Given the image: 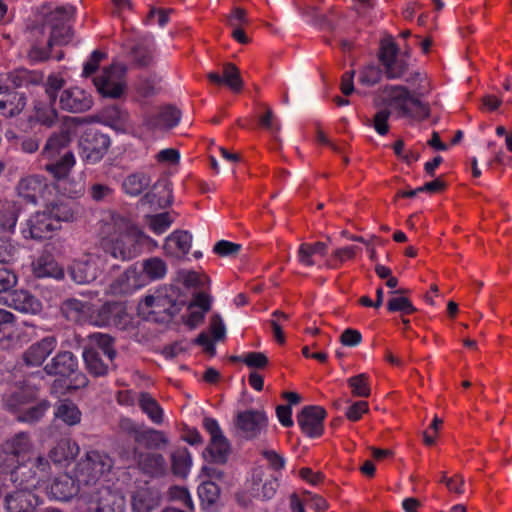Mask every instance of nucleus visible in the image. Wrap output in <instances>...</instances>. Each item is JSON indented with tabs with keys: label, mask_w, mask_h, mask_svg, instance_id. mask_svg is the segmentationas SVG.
Wrapping results in <instances>:
<instances>
[{
	"label": "nucleus",
	"mask_w": 512,
	"mask_h": 512,
	"mask_svg": "<svg viewBox=\"0 0 512 512\" xmlns=\"http://www.w3.org/2000/svg\"><path fill=\"white\" fill-rule=\"evenodd\" d=\"M113 467L109 455L97 450L88 451L77 463L75 477L84 486L77 499L78 512H124V499L105 485Z\"/></svg>",
	"instance_id": "obj_1"
},
{
	"label": "nucleus",
	"mask_w": 512,
	"mask_h": 512,
	"mask_svg": "<svg viewBox=\"0 0 512 512\" xmlns=\"http://www.w3.org/2000/svg\"><path fill=\"white\" fill-rule=\"evenodd\" d=\"M102 234L104 252L123 261L136 257L145 242H154L130 218L116 212L110 213L108 219L104 220Z\"/></svg>",
	"instance_id": "obj_2"
},
{
	"label": "nucleus",
	"mask_w": 512,
	"mask_h": 512,
	"mask_svg": "<svg viewBox=\"0 0 512 512\" xmlns=\"http://www.w3.org/2000/svg\"><path fill=\"white\" fill-rule=\"evenodd\" d=\"M38 472L26 477L19 476L17 482H13L16 491L9 493L5 498L6 508L10 512H31L39 505V498L32 492V489L42 488L44 478H46L51 469L50 462L44 456H38L33 462Z\"/></svg>",
	"instance_id": "obj_3"
},
{
	"label": "nucleus",
	"mask_w": 512,
	"mask_h": 512,
	"mask_svg": "<svg viewBox=\"0 0 512 512\" xmlns=\"http://www.w3.org/2000/svg\"><path fill=\"white\" fill-rule=\"evenodd\" d=\"M33 449L32 441L27 433L21 432L5 441L0 453V468L5 473H10L11 481L17 482L19 476L26 477L38 472L33 466L30 454Z\"/></svg>",
	"instance_id": "obj_4"
},
{
	"label": "nucleus",
	"mask_w": 512,
	"mask_h": 512,
	"mask_svg": "<svg viewBox=\"0 0 512 512\" xmlns=\"http://www.w3.org/2000/svg\"><path fill=\"white\" fill-rule=\"evenodd\" d=\"M70 39V27L62 20H51L33 27L29 32L30 49L28 58L37 63L46 61L54 45H62Z\"/></svg>",
	"instance_id": "obj_5"
},
{
	"label": "nucleus",
	"mask_w": 512,
	"mask_h": 512,
	"mask_svg": "<svg viewBox=\"0 0 512 512\" xmlns=\"http://www.w3.org/2000/svg\"><path fill=\"white\" fill-rule=\"evenodd\" d=\"M167 273L166 263L158 258L151 257L144 260L140 267H130L124 275L110 287L112 294H125L145 286L148 282L162 279Z\"/></svg>",
	"instance_id": "obj_6"
},
{
	"label": "nucleus",
	"mask_w": 512,
	"mask_h": 512,
	"mask_svg": "<svg viewBox=\"0 0 512 512\" xmlns=\"http://www.w3.org/2000/svg\"><path fill=\"white\" fill-rule=\"evenodd\" d=\"M383 98L386 104L397 112L399 117L422 121L429 116L428 104L412 95L404 86H386L383 90Z\"/></svg>",
	"instance_id": "obj_7"
},
{
	"label": "nucleus",
	"mask_w": 512,
	"mask_h": 512,
	"mask_svg": "<svg viewBox=\"0 0 512 512\" xmlns=\"http://www.w3.org/2000/svg\"><path fill=\"white\" fill-rule=\"evenodd\" d=\"M36 397V390L31 387H22L5 399L7 409L17 414V419L22 422H36L41 419L49 408L45 400L30 406Z\"/></svg>",
	"instance_id": "obj_8"
},
{
	"label": "nucleus",
	"mask_w": 512,
	"mask_h": 512,
	"mask_svg": "<svg viewBox=\"0 0 512 512\" xmlns=\"http://www.w3.org/2000/svg\"><path fill=\"white\" fill-rule=\"evenodd\" d=\"M72 307L79 311L83 317L95 326H120L125 316L123 306L120 303H105L99 309L92 310L89 303L73 301Z\"/></svg>",
	"instance_id": "obj_9"
},
{
	"label": "nucleus",
	"mask_w": 512,
	"mask_h": 512,
	"mask_svg": "<svg viewBox=\"0 0 512 512\" xmlns=\"http://www.w3.org/2000/svg\"><path fill=\"white\" fill-rule=\"evenodd\" d=\"M203 427L210 436L209 444L203 453L204 458L213 463H225L230 452V444L217 420L205 417Z\"/></svg>",
	"instance_id": "obj_10"
},
{
	"label": "nucleus",
	"mask_w": 512,
	"mask_h": 512,
	"mask_svg": "<svg viewBox=\"0 0 512 512\" xmlns=\"http://www.w3.org/2000/svg\"><path fill=\"white\" fill-rule=\"evenodd\" d=\"M126 68L122 64H112L103 69L101 75L94 79V84L105 97L118 98L126 88Z\"/></svg>",
	"instance_id": "obj_11"
},
{
	"label": "nucleus",
	"mask_w": 512,
	"mask_h": 512,
	"mask_svg": "<svg viewBox=\"0 0 512 512\" xmlns=\"http://www.w3.org/2000/svg\"><path fill=\"white\" fill-rule=\"evenodd\" d=\"M105 257L99 253H88L74 261L70 268L73 281L86 284L94 281L105 267Z\"/></svg>",
	"instance_id": "obj_12"
},
{
	"label": "nucleus",
	"mask_w": 512,
	"mask_h": 512,
	"mask_svg": "<svg viewBox=\"0 0 512 512\" xmlns=\"http://www.w3.org/2000/svg\"><path fill=\"white\" fill-rule=\"evenodd\" d=\"M79 145L82 160L89 164H95L106 154L110 146V139L102 133L89 131L81 137Z\"/></svg>",
	"instance_id": "obj_13"
},
{
	"label": "nucleus",
	"mask_w": 512,
	"mask_h": 512,
	"mask_svg": "<svg viewBox=\"0 0 512 512\" xmlns=\"http://www.w3.org/2000/svg\"><path fill=\"white\" fill-rule=\"evenodd\" d=\"M47 496L50 499L66 502L74 496H81L84 486L68 474H61L53 479L50 484L43 483Z\"/></svg>",
	"instance_id": "obj_14"
},
{
	"label": "nucleus",
	"mask_w": 512,
	"mask_h": 512,
	"mask_svg": "<svg viewBox=\"0 0 512 512\" xmlns=\"http://www.w3.org/2000/svg\"><path fill=\"white\" fill-rule=\"evenodd\" d=\"M61 228V225L56 224L52 216L44 209L41 212H36L26 222L22 228V235L26 239L41 240L50 238L54 231Z\"/></svg>",
	"instance_id": "obj_15"
},
{
	"label": "nucleus",
	"mask_w": 512,
	"mask_h": 512,
	"mask_svg": "<svg viewBox=\"0 0 512 512\" xmlns=\"http://www.w3.org/2000/svg\"><path fill=\"white\" fill-rule=\"evenodd\" d=\"M326 412L320 406H307L297 416L302 432L311 438L320 437L324 431L323 421Z\"/></svg>",
	"instance_id": "obj_16"
},
{
	"label": "nucleus",
	"mask_w": 512,
	"mask_h": 512,
	"mask_svg": "<svg viewBox=\"0 0 512 512\" xmlns=\"http://www.w3.org/2000/svg\"><path fill=\"white\" fill-rule=\"evenodd\" d=\"M18 195L29 203L36 204L51 194V187L41 176H27L22 178L17 186Z\"/></svg>",
	"instance_id": "obj_17"
},
{
	"label": "nucleus",
	"mask_w": 512,
	"mask_h": 512,
	"mask_svg": "<svg viewBox=\"0 0 512 512\" xmlns=\"http://www.w3.org/2000/svg\"><path fill=\"white\" fill-rule=\"evenodd\" d=\"M0 303L21 313L37 314L42 310L41 301L27 290H15L6 296H0Z\"/></svg>",
	"instance_id": "obj_18"
},
{
	"label": "nucleus",
	"mask_w": 512,
	"mask_h": 512,
	"mask_svg": "<svg viewBox=\"0 0 512 512\" xmlns=\"http://www.w3.org/2000/svg\"><path fill=\"white\" fill-rule=\"evenodd\" d=\"M92 104L91 95L77 86L64 89L59 96L60 108L73 113L87 111Z\"/></svg>",
	"instance_id": "obj_19"
},
{
	"label": "nucleus",
	"mask_w": 512,
	"mask_h": 512,
	"mask_svg": "<svg viewBox=\"0 0 512 512\" xmlns=\"http://www.w3.org/2000/svg\"><path fill=\"white\" fill-rule=\"evenodd\" d=\"M397 47L392 38H385L381 41L380 60L386 69L389 78H399L406 69V62L397 57Z\"/></svg>",
	"instance_id": "obj_20"
},
{
	"label": "nucleus",
	"mask_w": 512,
	"mask_h": 512,
	"mask_svg": "<svg viewBox=\"0 0 512 512\" xmlns=\"http://www.w3.org/2000/svg\"><path fill=\"white\" fill-rule=\"evenodd\" d=\"M327 255L324 242L302 243L297 251V260L304 267H322L321 260Z\"/></svg>",
	"instance_id": "obj_21"
},
{
	"label": "nucleus",
	"mask_w": 512,
	"mask_h": 512,
	"mask_svg": "<svg viewBox=\"0 0 512 512\" xmlns=\"http://www.w3.org/2000/svg\"><path fill=\"white\" fill-rule=\"evenodd\" d=\"M267 418L263 412L248 410L238 414L236 425L245 437L252 438L258 435L266 426Z\"/></svg>",
	"instance_id": "obj_22"
},
{
	"label": "nucleus",
	"mask_w": 512,
	"mask_h": 512,
	"mask_svg": "<svg viewBox=\"0 0 512 512\" xmlns=\"http://www.w3.org/2000/svg\"><path fill=\"white\" fill-rule=\"evenodd\" d=\"M57 339L47 336L32 344L24 353V361L31 366H40L45 359L55 350Z\"/></svg>",
	"instance_id": "obj_23"
},
{
	"label": "nucleus",
	"mask_w": 512,
	"mask_h": 512,
	"mask_svg": "<svg viewBox=\"0 0 512 512\" xmlns=\"http://www.w3.org/2000/svg\"><path fill=\"white\" fill-rule=\"evenodd\" d=\"M181 113L172 106L161 108L156 115L145 116L143 124L148 130L170 129L178 125Z\"/></svg>",
	"instance_id": "obj_24"
},
{
	"label": "nucleus",
	"mask_w": 512,
	"mask_h": 512,
	"mask_svg": "<svg viewBox=\"0 0 512 512\" xmlns=\"http://www.w3.org/2000/svg\"><path fill=\"white\" fill-rule=\"evenodd\" d=\"M210 307L211 299L209 295L203 292L197 293L187 308L185 324L191 329L197 327L204 320Z\"/></svg>",
	"instance_id": "obj_25"
},
{
	"label": "nucleus",
	"mask_w": 512,
	"mask_h": 512,
	"mask_svg": "<svg viewBox=\"0 0 512 512\" xmlns=\"http://www.w3.org/2000/svg\"><path fill=\"white\" fill-rule=\"evenodd\" d=\"M79 451L76 441L62 438L49 451V458L55 465L68 466L77 457Z\"/></svg>",
	"instance_id": "obj_26"
},
{
	"label": "nucleus",
	"mask_w": 512,
	"mask_h": 512,
	"mask_svg": "<svg viewBox=\"0 0 512 512\" xmlns=\"http://www.w3.org/2000/svg\"><path fill=\"white\" fill-rule=\"evenodd\" d=\"M32 271L37 278L63 279L64 269L58 264L52 254L43 253L32 262Z\"/></svg>",
	"instance_id": "obj_27"
},
{
	"label": "nucleus",
	"mask_w": 512,
	"mask_h": 512,
	"mask_svg": "<svg viewBox=\"0 0 512 512\" xmlns=\"http://www.w3.org/2000/svg\"><path fill=\"white\" fill-rule=\"evenodd\" d=\"M78 362L73 353L69 351L59 352L44 370L49 375L71 377L77 370Z\"/></svg>",
	"instance_id": "obj_28"
},
{
	"label": "nucleus",
	"mask_w": 512,
	"mask_h": 512,
	"mask_svg": "<svg viewBox=\"0 0 512 512\" xmlns=\"http://www.w3.org/2000/svg\"><path fill=\"white\" fill-rule=\"evenodd\" d=\"M131 459L138 463L139 467L150 476L157 477L166 473V462L162 455L157 453H141L133 451Z\"/></svg>",
	"instance_id": "obj_29"
},
{
	"label": "nucleus",
	"mask_w": 512,
	"mask_h": 512,
	"mask_svg": "<svg viewBox=\"0 0 512 512\" xmlns=\"http://www.w3.org/2000/svg\"><path fill=\"white\" fill-rule=\"evenodd\" d=\"M207 77L211 83L216 85L225 84L233 92H240L243 87L239 69L232 63H226L223 66L222 75L217 72H210Z\"/></svg>",
	"instance_id": "obj_30"
},
{
	"label": "nucleus",
	"mask_w": 512,
	"mask_h": 512,
	"mask_svg": "<svg viewBox=\"0 0 512 512\" xmlns=\"http://www.w3.org/2000/svg\"><path fill=\"white\" fill-rule=\"evenodd\" d=\"M203 472L210 478V480L203 482L198 488L199 498L202 503L213 505L217 502L220 496V489L218 485L213 481L214 479H220L222 473L214 467L205 466Z\"/></svg>",
	"instance_id": "obj_31"
},
{
	"label": "nucleus",
	"mask_w": 512,
	"mask_h": 512,
	"mask_svg": "<svg viewBox=\"0 0 512 512\" xmlns=\"http://www.w3.org/2000/svg\"><path fill=\"white\" fill-rule=\"evenodd\" d=\"M192 235L187 231H175L171 233L164 243V251L170 256L185 255L190 251Z\"/></svg>",
	"instance_id": "obj_32"
},
{
	"label": "nucleus",
	"mask_w": 512,
	"mask_h": 512,
	"mask_svg": "<svg viewBox=\"0 0 512 512\" xmlns=\"http://www.w3.org/2000/svg\"><path fill=\"white\" fill-rule=\"evenodd\" d=\"M70 137L67 133L62 132L59 134H53L50 136L41 152V156L44 160L56 159L59 156H63L65 152H72L69 149Z\"/></svg>",
	"instance_id": "obj_33"
},
{
	"label": "nucleus",
	"mask_w": 512,
	"mask_h": 512,
	"mask_svg": "<svg viewBox=\"0 0 512 512\" xmlns=\"http://www.w3.org/2000/svg\"><path fill=\"white\" fill-rule=\"evenodd\" d=\"M160 496L155 490L148 487L139 488L132 497L134 512H151L159 505Z\"/></svg>",
	"instance_id": "obj_34"
},
{
	"label": "nucleus",
	"mask_w": 512,
	"mask_h": 512,
	"mask_svg": "<svg viewBox=\"0 0 512 512\" xmlns=\"http://www.w3.org/2000/svg\"><path fill=\"white\" fill-rule=\"evenodd\" d=\"M76 164L73 152H65L56 159L46 160L45 170L54 178L61 180L66 178Z\"/></svg>",
	"instance_id": "obj_35"
},
{
	"label": "nucleus",
	"mask_w": 512,
	"mask_h": 512,
	"mask_svg": "<svg viewBox=\"0 0 512 512\" xmlns=\"http://www.w3.org/2000/svg\"><path fill=\"white\" fill-rule=\"evenodd\" d=\"M54 415L67 426H75L81 422L82 413L78 406L70 400H61L55 407Z\"/></svg>",
	"instance_id": "obj_36"
},
{
	"label": "nucleus",
	"mask_w": 512,
	"mask_h": 512,
	"mask_svg": "<svg viewBox=\"0 0 512 512\" xmlns=\"http://www.w3.org/2000/svg\"><path fill=\"white\" fill-rule=\"evenodd\" d=\"M278 484L275 479L262 483L261 471H255L252 476L249 495L252 498L271 499L276 493Z\"/></svg>",
	"instance_id": "obj_37"
},
{
	"label": "nucleus",
	"mask_w": 512,
	"mask_h": 512,
	"mask_svg": "<svg viewBox=\"0 0 512 512\" xmlns=\"http://www.w3.org/2000/svg\"><path fill=\"white\" fill-rule=\"evenodd\" d=\"M138 405L142 412L155 424L160 425L163 423L164 411L159 403L149 393L142 392L138 396Z\"/></svg>",
	"instance_id": "obj_38"
},
{
	"label": "nucleus",
	"mask_w": 512,
	"mask_h": 512,
	"mask_svg": "<svg viewBox=\"0 0 512 512\" xmlns=\"http://www.w3.org/2000/svg\"><path fill=\"white\" fill-rule=\"evenodd\" d=\"M85 349H96L103 355L107 361L112 362L116 351L114 349L113 339L103 333H93L89 337V344Z\"/></svg>",
	"instance_id": "obj_39"
},
{
	"label": "nucleus",
	"mask_w": 512,
	"mask_h": 512,
	"mask_svg": "<svg viewBox=\"0 0 512 512\" xmlns=\"http://www.w3.org/2000/svg\"><path fill=\"white\" fill-rule=\"evenodd\" d=\"M26 106V97L23 93L14 92L0 100V112L6 118L20 114Z\"/></svg>",
	"instance_id": "obj_40"
},
{
	"label": "nucleus",
	"mask_w": 512,
	"mask_h": 512,
	"mask_svg": "<svg viewBox=\"0 0 512 512\" xmlns=\"http://www.w3.org/2000/svg\"><path fill=\"white\" fill-rule=\"evenodd\" d=\"M359 250V247L354 245L337 248L325 260L323 265L329 269H338L344 263L353 260Z\"/></svg>",
	"instance_id": "obj_41"
},
{
	"label": "nucleus",
	"mask_w": 512,
	"mask_h": 512,
	"mask_svg": "<svg viewBox=\"0 0 512 512\" xmlns=\"http://www.w3.org/2000/svg\"><path fill=\"white\" fill-rule=\"evenodd\" d=\"M18 211V207L13 201H0V231H14L18 220Z\"/></svg>",
	"instance_id": "obj_42"
},
{
	"label": "nucleus",
	"mask_w": 512,
	"mask_h": 512,
	"mask_svg": "<svg viewBox=\"0 0 512 512\" xmlns=\"http://www.w3.org/2000/svg\"><path fill=\"white\" fill-rule=\"evenodd\" d=\"M45 210L58 225H61L62 222H71L75 218L74 208L67 202L57 201L50 203L45 207Z\"/></svg>",
	"instance_id": "obj_43"
},
{
	"label": "nucleus",
	"mask_w": 512,
	"mask_h": 512,
	"mask_svg": "<svg viewBox=\"0 0 512 512\" xmlns=\"http://www.w3.org/2000/svg\"><path fill=\"white\" fill-rule=\"evenodd\" d=\"M7 79L14 87H28L31 84L40 83L42 76L36 71L20 68L10 72Z\"/></svg>",
	"instance_id": "obj_44"
},
{
	"label": "nucleus",
	"mask_w": 512,
	"mask_h": 512,
	"mask_svg": "<svg viewBox=\"0 0 512 512\" xmlns=\"http://www.w3.org/2000/svg\"><path fill=\"white\" fill-rule=\"evenodd\" d=\"M149 229L156 235L166 232L175 221V213L163 212L145 217Z\"/></svg>",
	"instance_id": "obj_45"
},
{
	"label": "nucleus",
	"mask_w": 512,
	"mask_h": 512,
	"mask_svg": "<svg viewBox=\"0 0 512 512\" xmlns=\"http://www.w3.org/2000/svg\"><path fill=\"white\" fill-rule=\"evenodd\" d=\"M96 349H84L83 359L88 371L95 376H103L108 371V364Z\"/></svg>",
	"instance_id": "obj_46"
},
{
	"label": "nucleus",
	"mask_w": 512,
	"mask_h": 512,
	"mask_svg": "<svg viewBox=\"0 0 512 512\" xmlns=\"http://www.w3.org/2000/svg\"><path fill=\"white\" fill-rule=\"evenodd\" d=\"M150 184V178L144 173H134L127 176L122 184L125 193L136 196L139 195Z\"/></svg>",
	"instance_id": "obj_47"
},
{
	"label": "nucleus",
	"mask_w": 512,
	"mask_h": 512,
	"mask_svg": "<svg viewBox=\"0 0 512 512\" xmlns=\"http://www.w3.org/2000/svg\"><path fill=\"white\" fill-rule=\"evenodd\" d=\"M135 442L140 445H144L147 448H159L160 446L165 445L167 440L161 431L142 428L140 432H138Z\"/></svg>",
	"instance_id": "obj_48"
},
{
	"label": "nucleus",
	"mask_w": 512,
	"mask_h": 512,
	"mask_svg": "<svg viewBox=\"0 0 512 512\" xmlns=\"http://www.w3.org/2000/svg\"><path fill=\"white\" fill-rule=\"evenodd\" d=\"M192 458L190 452L186 448L177 449L172 454V470L174 474L186 476L191 468Z\"/></svg>",
	"instance_id": "obj_49"
},
{
	"label": "nucleus",
	"mask_w": 512,
	"mask_h": 512,
	"mask_svg": "<svg viewBox=\"0 0 512 512\" xmlns=\"http://www.w3.org/2000/svg\"><path fill=\"white\" fill-rule=\"evenodd\" d=\"M348 385L352 394L356 397H368L370 395L369 378L364 373L349 378Z\"/></svg>",
	"instance_id": "obj_50"
},
{
	"label": "nucleus",
	"mask_w": 512,
	"mask_h": 512,
	"mask_svg": "<svg viewBox=\"0 0 512 512\" xmlns=\"http://www.w3.org/2000/svg\"><path fill=\"white\" fill-rule=\"evenodd\" d=\"M387 309L390 312H401L405 315L413 314L416 309L411 301L404 296H393L388 300Z\"/></svg>",
	"instance_id": "obj_51"
},
{
	"label": "nucleus",
	"mask_w": 512,
	"mask_h": 512,
	"mask_svg": "<svg viewBox=\"0 0 512 512\" xmlns=\"http://www.w3.org/2000/svg\"><path fill=\"white\" fill-rule=\"evenodd\" d=\"M131 58L137 66H148L153 60L152 48L149 46L137 45L132 49Z\"/></svg>",
	"instance_id": "obj_52"
},
{
	"label": "nucleus",
	"mask_w": 512,
	"mask_h": 512,
	"mask_svg": "<svg viewBox=\"0 0 512 512\" xmlns=\"http://www.w3.org/2000/svg\"><path fill=\"white\" fill-rule=\"evenodd\" d=\"M169 498L172 501H179L189 511L194 509L192 498L188 490L181 486H173L169 489Z\"/></svg>",
	"instance_id": "obj_53"
},
{
	"label": "nucleus",
	"mask_w": 512,
	"mask_h": 512,
	"mask_svg": "<svg viewBox=\"0 0 512 512\" xmlns=\"http://www.w3.org/2000/svg\"><path fill=\"white\" fill-rule=\"evenodd\" d=\"M17 251V246L9 239L0 238V263H8L12 261L15 258Z\"/></svg>",
	"instance_id": "obj_54"
},
{
	"label": "nucleus",
	"mask_w": 512,
	"mask_h": 512,
	"mask_svg": "<svg viewBox=\"0 0 512 512\" xmlns=\"http://www.w3.org/2000/svg\"><path fill=\"white\" fill-rule=\"evenodd\" d=\"M241 361L251 368H264L268 364V358L261 352H249L241 357Z\"/></svg>",
	"instance_id": "obj_55"
},
{
	"label": "nucleus",
	"mask_w": 512,
	"mask_h": 512,
	"mask_svg": "<svg viewBox=\"0 0 512 512\" xmlns=\"http://www.w3.org/2000/svg\"><path fill=\"white\" fill-rule=\"evenodd\" d=\"M65 81L59 74H52L47 78L46 81V93L49 99L54 102L56 100L57 92L64 86Z\"/></svg>",
	"instance_id": "obj_56"
},
{
	"label": "nucleus",
	"mask_w": 512,
	"mask_h": 512,
	"mask_svg": "<svg viewBox=\"0 0 512 512\" xmlns=\"http://www.w3.org/2000/svg\"><path fill=\"white\" fill-rule=\"evenodd\" d=\"M240 249L241 245L239 244L226 240H221L215 244L213 251L219 256L226 257L236 255L240 251Z\"/></svg>",
	"instance_id": "obj_57"
},
{
	"label": "nucleus",
	"mask_w": 512,
	"mask_h": 512,
	"mask_svg": "<svg viewBox=\"0 0 512 512\" xmlns=\"http://www.w3.org/2000/svg\"><path fill=\"white\" fill-rule=\"evenodd\" d=\"M379 80L380 71L375 66H367L359 74V82L365 86H372Z\"/></svg>",
	"instance_id": "obj_58"
},
{
	"label": "nucleus",
	"mask_w": 512,
	"mask_h": 512,
	"mask_svg": "<svg viewBox=\"0 0 512 512\" xmlns=\"http://www.w3.org/2000/svg\"><path fill=\"white\" fill-rule=\"evenodd\" d=\"M17 283V276L15 273L3 266H0V292L8 291L13 288Z\"/></svg>",
	"instance_id": "obj_59"
},
{
	"label": "nucleus",
	"mask_w": 512,
	"mask_h": 512,
	"mask_svg": "<svg viewBox=\"0 0 512 512\" xmlns=\"http://www.w3.org/2000/svg\"><path fill=\"white\" fill-rule=\"evenodd\" d=\"M114 190L106 184H93L90 188V195L95 201H103L113 196Z\"/></svg>",
	"instance_id": "obj_60"
},
{
	"label": "nucleus",
	"mask_w": 512,
	"mask_h": 512,
	"mask_svg": "<svg viewBox=\"0 0 512 512\" xmlns=\"http://www.w3.org/2000/svg\"><path fill=\"white\" fill-rule=\"evenodd\" d=\"M262 456L268 462L269 466L276 471L283 469L285 466L284 457L275 450L264 449Z\"/></svg>",
	"instance_id": "obj_61"
},
{
	"label": "nucleus",
	"mask_w": 512,
	"mask_h": 512,
	"mask_svg": "<svg viewBox=\"0 0 512 512\" xmlns=\"http://www.w3.org/2000/svg\"><path fill=\"white\" fill-rule=\"evenodd\" d=\"M104 57L105 54L103 52L98 50L93 51L89 59L84 64L83 75L88 77L93 74L98 69Z\"/></svg>",
	"instance_id": "obj_62"
},
{
	"label": "nucleus",
	"mask_w": 512,
	"mask_h": 512,
	"mask_svg": "<svg viewBox=\"0 0 512 512\" xmlns=\"http://www.w3.org/2000/svg\"><path fill=\"white\" fill-rule=\"evenodd\" d=\"M390 112L386 109L380 110L374 116L373 126L380 135H386L389 130L388 119Z\"/></svg>",
	"instance_id": "obj_63"
},
{
	"label": "nucleus",
	"mask_w": 512,
	"mask_h": 512,
	"mask_svg": "<svg viewBox=\"0 0 512 512\" xmlns=\"http://www.w3.org/2000/svg\"><path fill=\"white\" fill-rule=\"evenodd\" d=\"M259 124L262 128L272 133H275L280 129L278 120L275 118L272 110L269 108H266L265 113L262 116H260Z\"/></svg>",
	"instance_id": "obj_64"
}]
</instances>
